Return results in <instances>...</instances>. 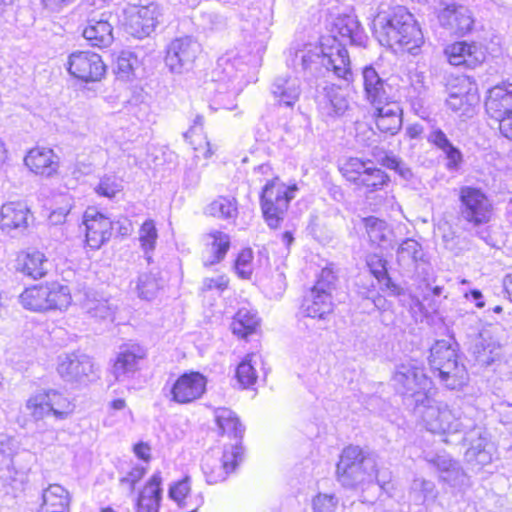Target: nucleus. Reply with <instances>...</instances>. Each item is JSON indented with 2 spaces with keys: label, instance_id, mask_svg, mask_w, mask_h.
Instances as JSON below:
<instances>
[{
  "label": "nucleus",
  "instance_id": "56",
  "mask_svg": "<svg viewBox=\"0 0 512 512\" xmlns=\"http://www.w3.org/2000/svg\"><path fill=\"white\" fill-rule=\"evenodd\" d=\"M7 156V150L5 144L0 140V163H2Z\"/></svg>",
  "mask_w": 512,
  "mask_h": 512
},
{
  "label": "nucleus",
  "instance_id": "22",
  "mask_svg": "<svg viewBox=\"0 0 512 512\" xmlns=\"http://www.w3.org/2000/svg\"><path fill=\"white\" fill-rule=\"evenodd\" d=\"M168 497L187 512H197L204 504L203 496L193 492L191 477L187 475L169 485Z\"/></svg>",
  "mask_w": 512,
  "mask_h": 512
},
{
  "label": "nucleus",
  "instance_id": "48",
  "mask_svg": "<svg viewBox=\"0 0 512 512\" xmlns=\"http://www.w3.org/2000/svg\"><path fill=\"white\" fill-rule=\"evenodd\" d=\"M230 286V278L226 274H221L216 277H207L203 280L201 291L202 292H212L216 291L222 293L229 289Z\"/></svg>",
  "mask_w": 512,
  "mask_h": 512
},
{
  "label": "nucleus",
  "instance_id": "3",
  "mask_svg": "<svg viewBox=\"0 0 512 512\" xmlns=\"http://www.w3.org/2000/svg\"><path fill=\"white\" fill-rule=\"evenodd\" d=\"M298 190L296 183H287L278 175L266 181L259 193V204L262 217L270 229L282 227Z\"/></svg>",
  "mask_w": 512,
  "mask_h": 512
},
{
  "label": "nucleus",
  "instance_id": "10",
  "mask_svg": "<svg viewBox=\"0 0 512 512\" xmlns=\"http://www.w3.org/2000/svg\"><path fill=\"white\" fill-rule=\"evenodd\" d=\"M207 377L199 371L179 374L170 384V400L180 405L191 404L203 397L207 390Z\"/></svg>",
  "mask_w": 512,
  "mask_h": 512
},
{
  "label": "nucleus",
  "instance_id": "47",
  "mask_svg": "<svg viewBox=\"0 0 512 512\" xmlns=\"http://www.w3.org/2000/svg\"><path fill=\"white\" fill-rule=\"evenodd\" d=\"M137 56L129 51H122L116 59L115 73L118 78L128 80L139 65Z\"/></svg>",
  "mask_w": 512,
  "mask_h": 512
},
{
  "label": "nucleus",
  "instance_id": "32",
  "mask_svg": "<svg viewBox=\"0 0 512 512\" xmlns=\"http://www.w3.org/2000/svg\"><path fill=\"white\" fill-rule=\"evenodd\" d=\"M363 89L366 100L371 105L381 104L388 100L387 84L372 65L365 66L362 70Z\"/></svg>",
  "mask_w": 512,
  "mask_h": 512
},
{
  "label": "nucleus",
  "instance_id": "58",
  "mask_svg": "<svg viewBox=\"0 0 512 512\" xmlns=\"http://www.w3.org/2000/svg\"><path fill=\"white\" fill-rule=\"evenodd\" d=\"M442 290L443 288L441 286H435L433 289H432V293L434 295H440L442 293Z\"/></svg>",
  "mask_w": 512,
  "mask_h": 512
},
{
  "label": "nucleus",
  "instance_id": "44",
  "mask_svg": "<svg viewBox=\"0 0 512 512\" xmlns=\"http://www.w3.org/2000/svg\"><path fill=\"white\" fill-rule=\"evenodd\" d=\"M158 230L153 219H146L139 227L138 240L145 253L152 252L156 248Z\"/></svg>",
  "mask_w": 512,
  "mask_h": 512
},
{
  "label": "nucleus",
  "instance_id": "46",
  "mask_svg": "<svg viewBox=\"0 0 512 512\" xmlns=\"http://www.w3.org/2000/svg\"><path fill=\"white\" fill-rule=\"evenodd\" d=\"M361 222L365 233L372 242H381L386 239L385 232L388 225L384 219L375 216H367L362 218Z\"/></svg>",
  "mask_w": 512,
  "mask_h": 512
},
{
  "label": "nucleus",
  "instance_id": "20",
  "mask_svg": "<svg viewBox=\"0 0 512 512\" xmlns=\"http://www.w3.org/2000/svg\"><path fill=\"white\" fill-rule=\"evenodd\" d=\"M429 365L442 381H447L458 368L457 354L446 342H436L430 351Z\"/></svg>",
  "mask_w": 512,
  "mask_h": 512
},
{
  "label": "nucleus",
  "instance_id": "11",
  "mask_svg": "<svg viewBox=\"0 0 512 512\" xmlns=\"http://www.w3.org/2000/svg\"><path fill=\"white\" fill-rule=\"evenodd\" d=\"M82 225L84 227V243L92 250L100 249L112 238L113 221L107 214L95 207H88L84 211Z\"/></svg>",
  "mask_w": 512,
  "mask_h": 512
},
{
  "label": "nucleus",
  "instance_id": "15",
  "mask_svg": "<svg viewBox=\"0 0 512 512\" xmlns=\"http://www.w3.org/2000/svg\"><path fill=\"white\" fill-rule=\"evenodd\" d=\"M478 99V86L471 77L461 75L450 82L446 104L452 111L466 112Z\"/></svg>",
  "mask_w": 512,
  "mask_h": 512
},
{
  "label": "nucleus",
  "instance_id": "30",
  "mask_svg": "<svg viewBox=\"0 0 512 512\" xmlns=\"http://www.w3.org/2000/svg\"><path fill=\"white\" fill-rule=\"evenodd\" d=\"M367 459L362 449L347 447L343 450L337 465L338 475L348 479H355L366 474L364 462Z\"/></svg>",
  "mask_w": 512,
  "mask_h": 512
},
{
  "label": "nucleus",
  "instance_id": "5",
  "mask_svg": "<svg viewBox=\"0 0 512 512\" xmlns=\"http://www.w3.org/2000/svg\"><path fill=\"white\" fill-rule=\"evenodd\" d=\"M338 277L331 267H324L318 274L308 294L301 300L300 309L306 317L325 319L334 310L332 293Z\"/></svg>",
  "mask_w": 512,
  "mask_h": 512
},
{
  "label": "nucleus",
  "instance_id": "63",
  "mask_svg": "<svg viewBox=\"0 0 512 512\" xmlns=\"http://www.w3.org/2000/svg\"><path fill=\"white\" fill-rule=\"evenodd\" d=\"M99 512H115V511L113 509L107 507V508L101 509Z\"/></svg>",
  "mask_w": 512,
  "mask_h": 512
},
{
  "label": "nucleus",
  "instance_id": "16",
  "mask_svg": "<svg viewBox=\"0 0 512 512\" xmlns=\"http://www.w3.org/2000/svg\"><path fill=\"white\" fill-rule=\"evenodd\" d=\"M159 10L154 5L134 6L126 15V28L135 38L149 36L158 22Z\"/></svg>",
  "mask_w": 512,
  "mask_h": 512
},
{
  "label": "nucleus",
  "instance_id": "23",
  "mask_svg": "<svg viewBox=\"0 0 512 512\" xmlns=\"http://www.w3.org/2000/svg\"><path fill=\"white\" fill-rule=\"evenodd\" d=\"M26 167L34 174L50 177L57 173L59 162L51 148L33 147L24 157Z\"/></svg>",
  "mask_w": 512,
  "mask_h": 512
},
{
  "label": "nucleus",
  "instance_id": "40",
  "mask_svg": "<svg viewBox=\"0 0 512 512\" xmlns=\"http://www.w3.org/2000/svg\"><path fill=\"white\" fill-rule=\"evenodd\" d=\"M123 191V180L115 174L102 176L94 187V192L97 196L109 200L116 199L119 195L123 194Z\"/></svg>",
  "mask_w": 512,
  "mask_h": 512
},
{
  "label": "nucleus",
  "instance_id": "42",
  "mask_svg": "<svg viewBox=\"0 0 512 512\" xmlns=\"http://www.w3.org/2000/svg\"><path fill=\"white\" fill-rule=\"evenodd\" d=\"M220 459L229 472L235 474L245 459V450L242 442L225 443Z\"/></svg>",
  "mask_w": 512,
  "mask_h": 512
},
{
  "label": "nucleus",
  "instance_id": "13",
  "mask_svg": "<svg viewBox=\"0 0 512 512\" xmlns=\"http://www.w3.org/2000/svg\"><path fill=\"white\" fill-rule=\"evenodd\" d=\"M370 121L374 129L381 135H396L402 128L403 110L394 100H386L381 104L372 105Z\"/></svg>",
  "mask_w": 512,
  "mask_h": 512
},
{
  "label": "nucleus",
  "instance_id": "25",
  "mask_svg": "<svg viewBox=\"0 0 512 512\" xmlns=\"http://www.w3.org/2000/svg\"><path fill=\"white\" fill-rule=\"evenodd\" d=\"M162 492V476L156 472L140 489L135 502L136 512H159Z\"/></svg>",
  "mask_w": 512,
  "mask_h": 512
},
{
  "label": "nucleus",
  "instance_id": "24",
  "mask_svg": "<svg viewBox=\"0 0 512 512\" xmlns=\"http://www.w3.org/2000/svg\"><path fill=\"white\" fill-rule=\"evenodd\" d=\"M58 374L70 381H79L94 373L92 358L78 353H70L57 365Z\"/></svg>",
  "mask_w": 512,
  "mask_h": 512
},
{
  "label": "nucleus",
  "instance_id": "21",
  "mask_svg": "<svg viewBox=\"0 0 512 512\" xmlns=\"http://www.w3.org/2000/svg\"><path fill=\"white\" fill-rule=\"evenodd\" d=\"M231 248L230 236L220 230H211L205 236L201 252L202 263L211 267L222 262Z\"/></svg>",
  "mask_w": 512,
  "mask_h": 512
},
{
  "label": "nucleus",
  "instance_id": "51",
  "mask_svg": "<svg viewBox=\"0 0 512 512\" xmlns=\"http://www.w3.org/2000/svg\"><path fill=\"white\" fill-rule=\"evenodd\" d=\"M156 283L153 280H140L137 284V290L141 297L148 299L153 294Z\"/></svg>",
  "mask_w": 512,
  "mask_h": 512
},
{
  "label": "nucleus",
  "instance_id": "54",
  "mask_svg": "<svg viewBox=\"0 0 512 512\" xmlns=\"http://www.w3.org/2000/svg\"><path fill=\"white\" fill-rule=\"evenodd\" d=\"M110 407L114 410H122L126 407V402L122 398L114 399L111 401Z\"/></svg>",
  "mask_w": 512,
  "mask_h": 512
},
{
  "label": "nucleus",
  "instance_id": "52",
  "mask_svg": "<svg viewBox=\"0 0 512 512\" xmlns=\"http://www.w3.org/2000/svg\"><path fill=\"white\" fill-rule=\"evenodd\" d=\"M503 290L507 298L512 302V272L505 275L503 279Z\"/></svg>",
  "mask_w": 512,
  "mask_h": 512
},
{
  "label": "nucleus",
  "instance_id": "8",
  "mask_svg": "<svg viewBox=\"0 0 512 512\" xmlns=\"http://www.w3.org/2000/svg\"><path fill=\"white\" fill-rule=\"evenodd\" d=\"M66 69L73 79L86 84L100 82L107 72L102 57L88 50L72 52L67 58Z\"/></svg>",
  "mask_w": 512,
  "mask_h": 512
},
{
  "label": "nucleus",
  "instance_id": "59",
  "mask_svg": "<svg viewBox=\"0 0 512 512\" xmlns=\"http://www.w3.org/2000/svg\"><path fill=\"white\" fill-rule=\"evenodd\" d=\"M408 133L411 138H415L418 135V131L414 127L409 128Z\"/></svg>",
  "mask_w": 512,
  "mask_h": 512
},
{
  "label": "nucleus",
  "instance_id": "6",
  "mask_svg": "<svg viewBox=\"0 0 512 512\" xmlns=\"http://www.w3.org/2000/svg\"><path fill=\"white\" fill-rule=\"evenodd\" d=\"M484 111L497 123L500 135L512 142V82L501 81L486 91Z\"/></svg>",
  "mask_w": 512,
  "mask_h": 512
},
{
  "label": "nucleus",
  "instance_id": "62",
  "mask_svg": "<svg viewBox=\"0 0 512 512\" xmlns=\"http://www.w3.org/2000/svg\"><path fill=\"white\" fill-rule=\"evenodd\" d=\"M493 311H494L495 313H500V312H502V307H501V306H495V307L493 308Z\"/></svg>",
  "mask_w": 512,
  "mask_h": 512
},
{
  "label": "nucleus",
  "instance_id": "27",
  "mask_svg": "<svg viewBox=\"0 0 512 512\" xmlns=\"http://www.w3.org/2000/svg\"><path fill=\"white\" fill-rule=\"evenodd\" d=\"M114 28L104 15L98 19H91L82 31L83 38L94 48L104 49L114 41Z\"/></svg>",
  "mask_w": 512,
  "mask_h": 512
},
{
  "label": "nucleus",
  "instance_id": "18",
  "mask_svg": "<svg viewBox=\"0 0 512 512\" xmlns=\"http://www.w3.org/2000/svg\"><path fill=\"white\" fill-rule=\"evenodd\" d=\"M33 221V213L23 200L4 203L0 208V229L5 232L23 231Z\"/></svg>",
  "mask_w": 512,
  "mask_h": 512
},
{
  "label": "nucleus",
  "instance_id": "55",
  "mask_svg": "<svg viewBox=\"0 0 512 512\" xmlns=\"http://www.w3.org/2000/svg\"><path fill=\"white\" fill-rule=\"evenodd\" d=\"M282 240L284 241V243L286 244L287 247L291 246L293 241H294V237H293L292 232L285 231L282 234Z\"/></svg>",
  "mask_w": 512,
  "mask_h": 512
},
{
  "label": "nucleus",
  "instance_id": "38",
  "mask_svg": "<svg viewBox=\"0 0 512 512\" xmlns=\"http://www.w3.org/2000/svg\"><path fill=\"white\" fill-rule=\"evenodd\" d=\"M48 395L50 416L57 420L67 419L75 409L73 402L61 391L46 389Z\"/></svg>",
  "mask_w": 512,
  "mask_h": 512
},
{
  "label": "nucleus",
  "instance_id": "49",
  "mask_svg": "<svg viewBox=\"0 0 512 512\" xmlns=\"http://www.w3.org/2000/svg\"><path fill=\"white\" fill-rule=\"evenodd\" d=\"M145 473V468L135 466L120 479V482L127 485L129 488L134 489L136 484L144 477Z\"/></svg>",
  "mask_w": 512,
  "mask_h": 512
},
{
  "label": "nucleus",
  "instance_id": "29",
  "mask_svg": "<svg viewBox=\"0 0 512 512\" xmlns=\"http://www.w3.org/2000/svg\"><path fill=\"white\" fill-rule=\"evenodd\" d=\"M204 117L198 115L195 117L193 124L185 133V138L193 151L196 159H209L215 152L214 147L208 141L207 136L203 132Z\"/></svg>",
  "mask_w": 512,
  "mask_h": 512
},
{
  "label": "nucleus",
  "instance_id": "36",
  "mask_svg": "<svg viewBox=\"0 0 512 512\" xmlns=\"http://www.w3.org/2000/svg\"><path fill=\"white\" fill-rule=\"evenodd\" d=\"M366 265L370 274L379 282L384 283L385 288L395 294L400 293V287L393 282L389 275L388 263L383 255L378 253L370 254L367 257Z\"/></svg>",
  "mask_w": 512,
  "mask_h": 512
},
{
  "label": "nucleus",
  "instance_id": "26",
  "mask_svg": "<svg viewBox=\"0 0 512 512\" xmlns=\"http://www.w3.org/2000/svg\"><path fill=\"white\" fill-rule=\"evenodd\" d=\"M261 318L252 308L241 307L231 318L230 330L238 339L248 340L249 337L259 333Z\"/></svg>",
  "mask_w": 512,
  "mask_h": 512
},
{
  "label": "nucleus",
  "instance_id": "4",
  "mask_svg": "<svg viewBox=\"0 0 512 512\" xmlns=\"http://www.w3.org/2000/svg\"><path fill=\"white\" fill-rule=\"evenodd\" d=\"M19 298L22 306L33 312L62 311L72 304L70 288L58 281L31 285Z\"/></svg>",
  "mask_w": 512,
  "mask_h": 512
},
{
  "label": "nucleus",
  "instance_id": "64",
  "mask_svg": "<svg viewBox=\"0 0 512 512\" xmlns=\"http://www.w3.org/2000/svg\"><path fill=\"white\" fill-rule=\"evenodd\" d=\"M477 307H479V308L484 307V303H483V302H479V303H477Z\"/></svg>",
  "mask_w": 512,
  "mask_h": 512
},
{
  "label": "nucleus",
  "instance_id": "31",
  "mask_svg": "<svg viewBox=\"0 0 512 512\" xmlns=\"http://www.w3.org/2000/svg\"><path fill=\"white\" fill-rule=\"evenodd\" d=\"M218 436L228 443L242 442L244 428L239 418L230 410L220 408L215 413Z\"/></svg>",
  "mask_w": 512,
  "mask_h": 512
},
{
  "label": "nucleus",
  "instance_id": "1",
  "mask_svg": "<svg viewBox=\"0 0 512 512\" xmlns=\"http://www.w3.org/2000/svg\"><path fill=\"white\" fill-rule=\"evenodd\" d=\"M380 166L368 158L349 156L338 163V172L342 179L355 190L362 191L373 204L380 205L387 199L380 193L391 185V177L385 171L393 170L401 176L409 173L402 160L393 153H385L380 160Z\"/></svg>",
  "mask_w": 512,
  "mask_h": 512
},
{
  "label": "nucleus",
  "instance_id": "45",
  "mask_svg": "<svg viewBox=\"0 0 512 512\" xmlns=\"http://www.w3.org/2000/svg\"><path fill=\"white\" fill-rule=\"evenodd\" d=\"M26 408L35 419H43L44 417L50 416L46 389L31 395L26 401Z\"/></svg>",
  "mask_w": 512,
  "mask_h": 512
},
{
  "label": "nucleus",
  "instance_id": "28",
  "mask_svg": "<svg viewBox=\"0 0 512 512\" xmlns=\"http://www.w3.org/2000/svg\"><path fill=\"white\" fill-rule=\"evenodd\" d=\"M359 28L360 24L354 16L343 14L333 20L329 33L321 37H331L332 44L346 47L355 42Z\"/></svg>",
  "mask_w": 512,
  "mask_h": 512
},
{
  "label": "nucleus",
  "instance_id": "19",
  "mask_svg": "<svg viewBox=\"0 0 512 512\" xmlns=\"http://www.w3.org/2000/svg\"><path fill=\"white\" fill-rule=\"evenodd\" d=\"M16 269L30 279L39 280L49 272V259L43 251L28 248L18 253Z\"/></svg>",
  "mask_w": 512,
  "mask_h": 512
},
{
  "label": "nucleus",
  "instance_id": "17",
  "mask_svg": "<svg viewBox=\"0 0 512 512\" xmlns=\"http://www.w3.org/2000/svg\"><path fill=\"white\" fill-rule=\"evenodd\" d=\"M201 51V45L196 40L188 36L180 37L168 45L165 60L171 70H179L194 63Z\"/></svg>",
  "mask_w": 512,
  "mask_h": 512
},
{
  "label": "nucleus",
  "instance_id": "9",
  "mask_svg": "<svg viewBox=\"0 0 512 512\" xmlns=\"http://www.w3.org/2000/svg\"><path fill=\"white\" fill-rule=\"evenodd\" d=\"M447 62L454 67L474 70L487 59L486 47L477 41L456 40L444 47Z\"/></svg>",
  "mask_w": 512,
  "mask_h": 512
},
{
  "label": "nucleus",
  "instance_id": "34",
  "mask_svg": "<svg viewBox=\"0 0 512 512\" xmlns=\"http://www.w3.org/2000/svg\"><path fill=\"white\" fill-rule=\"evenodd\" d=\"M40 507L52 512H69L70 495L61 485L51 484L43 492Z\"/></svg>",
  "mask_w": 512,
  "mask_h": 512
},
{
  "label": "nucleus",
  "instance_id": "61",
  "mask_svg": "<svg viewBox=\"0 0 512 512\" xmlns=\"http://www.w3.org/2000/svg\"><path fill=\"white\" fill-rule=\"evenodd\" d=\"M302 63H303V66H304V67H308V66H309L310 61H309V60H307V59L304 57V58L302 59Z\"/></svg>",
  "mask_w": 512,
  "mask_h": 512
},
{
  "label": "nucleus",
  "instance_id": "35",
  "mask_svg": "<svg viewBox=\"0 0 512 512\" xmlns=\"http://www.w3.org/2000/svg\"><path fill=\"white\" fill-rule=\"evenodd\" d=\"M427 140L431 145L445 153L449 169H455L461 164L463 160L462 153L450 142L444 131L439 128L433 129Z\"/></svg>",
  "mask_w": 512,
  "mask_h": 512
},
{
  "label": "nucleus",
  "instance_id": "60",
  "mask_svg": "<svg viewBox=\"0 0 512 512\" xmlns=\"http://www.w3.org/2000/svg\"><path fill=\"white\" fill-rule=\"evenodd\" d=\"M268 170H269L268 168H265L263 166L258 168V171L261 172L262 174H267Z\"/></svg>",
  "mask_w": 512,
  "mask_h": 512
},
{
  "label": "nucleus",
  "instance_id": "12",
  "mask_svg": "<svg viewBox=\"0 0 512 512\" xmlns=\"http://www.w3.org/2000/svg\"><path fill=\"white\" fill-rule=\"evenodd\" d=\"M331 37H320L318 42L319 57L322 65L327 71L339 79L351 83L353 81V72L349 53L344 46L332 44Z\"/></svg>",
  "mask_w": 512,
  "mask_h": 512
},
{
  "label": "nucleus",
  "instance_id": "50",
  "mask_svg": "<svg viewBox=\"0 0 512 512\" xmlns=\"http://www.w3.org/2000/svg\"><path fill=\"white\" fill-rule=\"evenodd\" d=\"M133 452L141 461L148 463L152 459V448L147 442L139 441L133 445Z\"/></svg>",
  "mask_w": 512,
  "mask_h": 512
},
{
  "label": "nucleus",
  "instance_id": "39",
  "mask_svg": "<svg viewBox=\"0 0 512 512\" xmlns=\"http://www.w3.org/2000/svg\"><path fill=\"white\" fill-rule=\"evenodd\" d=\"M201 471L206 483L210 485L222 483L232 475L224 468L222 460L213 456H207L202 460Z\"/></svg>",
  "mask_w": 512,
  "mask_h": 512
},
{
  "label": "nucleus",
  "instance_id": "57",
  "mask_svg": "<svg viewBox=\"0 0 512 512\" xmlns=\"http://www.w3.org/2000/svg\"><path fill=\"white\" fill-rule=\"evenodd\" d=\"M470 294H471V296H472L474 299H476V300H478V299H481V298H482V293H481V291H479V290H477V289L471 290V291H470Z\"/></svg>",
  "mask_w": 512,
  "mask_h": 512
},
{
  "label": "nucleus",
  "instance_id": "53",
  "mask_svg": "<svg viewBox=\"0 0 512 512\" xmlns=\"http://www.w3.org/2000/svg\"><path fill=\"white\" fill-rule=\"evenodd\" d=\"M68 213H69L68 209L61 210L60 212L53 211V212H51L49 217L51 220H53V218L55 217L56 218L55 221L60 222V221L65 220Z\"/></svg>",
  "mask_w": 512,
  "mask_h": 512
},
{
  "label": "nucleus",
  "instance_id": "37",
  "mask_svg": "<svg viewBox=\"0 0 512 512\" xmlns=\"http://www.w3.org/2000/svg\"><path fill=\"white\" fill-rule=\"evenodd\" d=\"M237 201L231 196H218L204 210V214L216 219H230L237 216Z\"/></svg>",
  "mask_w": 512,
  "mask_h": 512
},
{
  "label": "nucleus",
  "instance_id": "2",
  "mask_svg": "<svg viewBox=\"0 0 512 512\" xmlns=\"http://www.w3.org/2000/svg\"><path fill=\"white\" fill-rule=\"evenodd\" d=\"M374 33L379 43L394 53L415 56L425 44L420 24L404 7H397L390 14L378 17Z\"/></svg>",
  "mask_w": 512,
  "mask_h": 512
},
{
  "label": "nucleus",
  "instance_id": "43",
  "mask_svg": "<svg viewBox=\"0 0 512 512\" xmlns=\"http://www.w3.org/2000/svg\"><path fill=\"white\" fill-rule=\"evenodd\" d=\"M254 253L250 247L242 248L233 260V270L238 278L250 280L254 273Z\"/></svg>",
  "mask_w": 512,
  "mask_h": 512
},
{
  "label": "nucleus",
  "instance_id": "33",
  "mask_svg": "<svg viewBox=\"0 0 512 512\" xmlns=\"http://www.w3.org/2000/svg\"><path fill=\"white\" fill-rule=\"evenodd\" d=\"M147 357L146 349L140 344L124 347L113 361V369L117 374H125L138 370V363Z\"/></svg>",
  "mask_w": 512,
  "mask_h": 512
},
{
  "label": "nucleus",
  "instance_id": "14",
  "mask_svg": "<svg viewBox=\"0 0 512 512\" xmlns=\"http://www.w3.org/2000/svg\"><path fill=\"white\" fill-rule=\"evenodd\" d=\"M440 24L458 37H464L475 28V18L468 7L459 3L446 4L438 13Z\"/></svg>",
  "mask_w": 512,
  "mask_h": 512
},
{
  "label": "nucleus",
  "instance_id": "41",
  "mask_svg": "<svg viewBox=\"0 0 512 512\" xmlns=\"http://www.w3.org/2000/svg\"><path fill=\"white\" fill-rule=\"evenodd\" d=\"M254 356V353L246 354L235 368V378L244 389L252 387L258 379L257 369L252 363Z\"/></svg>",
  "mask_w": 512,
  "mask_h": 512
},
{
  "label": "nucleus",
  "instance_id": "7",
  "mask_svg": "<svg viewBox=\"0 0 512 512\" xmlns=\"http://www.w3.org/2000/svg\"><path fill=\"white\" fill-rule=\"evenodd\" d=\"M458 201L460 216L469 226L482 227L493 220V201L482 188L461 186L458 190Z\"/></svg>",
  "mask_w": 512,
  "mask_h": 512
}]
</instances>
